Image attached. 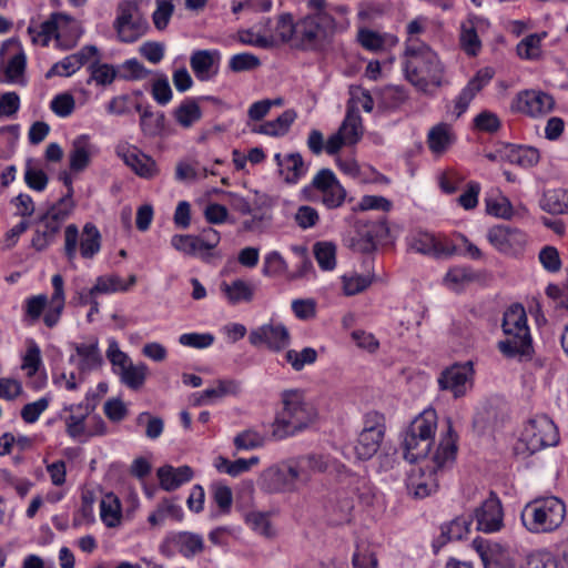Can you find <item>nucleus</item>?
<instances>
[{
	"instance_id": "1",
	"label": "nucleus",
	"mask_w": 568,
	"mask_h": 568,
	"mask_svg": "<svg viewBox=\"0 0 568 568\" xmlns=\"http://www.w3.org/2000/svg\"><path fill=\"white\" fill-rule=\"evenodd\" d=\"M457 452L456 435L449 419L446 433L440 437L433 457L424 466L413 468L407 477L408 493L418 499L428 497L438 489V474L455 460Z\"/></svg>"
},
{
	"instance_id": "2",
	"label": "nucleus",
	"mask_w": 568,
	"mask_h": 568,
	"mask_svg": "<svg viewBox=\"0 0 568 568\" xmlns=\"http://www.w3.org/2000/svg\"><path fill=\"white\" fill-rule=\"evenodd\" d=\"M281 409L272 424V436L284 439L294 436L317 419L318 413L314 404L307 399L306 393L300 388L284 389L281 395Z\"/></svg>"
},
{
	"instance_id": "3",
	"label": "nucleus",
	"mask_w": 568,
	"mask_h": 568,
	"mask_svg": "<svg viewBox=\"0 0 568 568\" xmlns=\"http://www.w3.org/2000/svg\"><path fill=\"white\" fill-rule=\"evenodd\" d=\"M404 70L407 80L426 91L428 84L439 87L443 81V65L426 43L418 39L406 40Z\"/></svg>"
},
{
	"instance_id": "4",
	"label": "nucleus",
	"mask_w": 568,
	"mask_h": 568,
	"mask_svg": "<svg viewBox=\"0 0 568 568\" xmlns=\"http://www.w3.org/2000/svg\"><path fill=\"white\" fill-rule=\"evenodd\" d=\"M503 338L497 343L498 351L507 358L529 356L532 338L526 310L515 303L507 307L501 320Z\"/></svg>"
},
{
	"instance_id": "5",
	"label": "nucleus",
	"mask_w": 568,
	"mask_h": 568,
	"mask_svg": "<svg viewBox=\"0 0 568 568\" xmlns=\"http://www.w3.org/2000/svg\"><path fill=\"white\" fill-rule=\"evenodd\" d=\"M520 517L528 531L534 534L551 532L564 523L566 505L555 496L537 498L524 507Z\"/></svg>"
},
{
	"instance_id": "6",
	"label": "nucleus",
	"mask_w": 568,
	"mask_h": 568,
	"mask_svg": "<svg viewBox=\"0 0 568 568\" xmlns=\"http://www.w3.org/2000/svg\"><path fill=\"white\" fill-rule=\"evenodd\" d=\"M347 19L337 22L331 13L307 14L297 21V48L314 50L337 31L348 28Z\"/></svg>"
},
{
	"instance_id": "7",
	"label": "nucleus",
	"mask_w": 568,
	"mask_h": 568,
	"mask_svg": "<svg viewBox=\"0 0 568 568\" xmlns=\"http://www.w3.org/2000/svg\"><path fill=\"white\" fill-rule=\"evenodd\" d=\"M81 36L82 29L75 19L64 13H53L41 24L38 43L45 47L53 39L57 48L69 50L77 45Z\"/></svg>"
},
{
	"instance_id": "8",
	"label": "nucleus",
	"mask_w": 568,
	"mask_h": 568,
	"mask_svg": "<svg viewBox=\"0 0 568 568\" xmlns=\"http://www.w3.org/2000/svg\"><path fill=\"white\" fill-rule=\"evenodd\" d=\"M101 240L100 231L91 222L84 224L81 234L75 224H69L64 230V255L71 262L79 251L83 258L91 260L100 252Z\"/></svg>"
},
{
	"instance_id": "9",
	"label": "nucleus",
	"mask_w": 568,
	"mask_h": 568,
	"mask_svg": "<svg viewBox=\"0 0 568 568\" xmlns=\"http://www.w3.org/2000/svg\"><path fill=\"white\" fill-rule=\"evenodd\" d=\"M113 29L119 41L133 43L149 30L148 20L142 16L139 4L133 0H121L116 6Z\"/></svg>"
},
{
	"instance_id": "10",
	"label": "nucleus",
	"mask_w": 568,
	"mask_h": 568,
	"mask_svg": "<svg viewBox=\"0 0 568 568\" xmlns=\"http://www.w3.org/2000/svg\"><path fill=\"white\" fill-rule=\"evenodd\" d=\"M27 57L20 41L10 38L0 44V83L26 84Z\"/></svg>"
},
{
	"instance_id": "11",
	"label": "nucleus",
	"mask_w": 568,
	"mask_h": 568,
	"mask_svg": "<svg viewBox=\"0 0 568 568\" xmlns=\"http://www.w3.org/2000/svg\"><path fill=\"white\" fill-rule=\"evenodd\" d=\"M283 463L292 493L308 485L314 474L325 473L328 468V458L320 454L302 455Z\"/></svg>"
},
{
	"instance_id": "12",
	"label": "nucleus",
	"mask_w": 568,
	"mask_h": 568,
	"mask_svg": "<svg viewBox=\"0 0 568 568\" xmlns=\"http://www.w3.org/2000/svg\"><path fill=\"white\" fill-rule=\"evenodd\" d=\"M386 432L385 416L376 410L364 415L363 429L355 445V453L359 459H369L379 449Z\"/></svg>"
},
{
	"instance_id": "13",
	"label": "nucleus",
	"mask_w": 568,
	"mask_h": 568,
	"mask_svg": "<svg viewBox=\"0 0 568 568\" xmlns=\"http://www.w3.org/2000/svg\"><path fill=\"white\" fill-rule=\"evenodd\" d=\"M521 442L534 454L559 442L557 426L547 416H538L527 423L521 434Z\"/></svg>"
},
{
	"instance_id": "14",
	"label": "nucleus",
	"mask_w": 568,
	"mask_h": 568,
	"mask_svg": "<svg viewBox=\"0 0 568 568\" xmlns=\"http://www.w3.org/2000/svg\"><path fill=\"white\" fill-rule=\"evenodd\" d=\"M362 136V116L355 106L348 105L338 130L326 140V153L335 155L343 146H352L358 143Z\"/></svg>"
},
{
	"instance_id": "15",
	"label": "nucleus",
	"mask_w": 568,
	"mask_h": 568,
	"mask_svg": "<svg viewBox=\"0 0 568 568\" xmlns=\"http://www.w3.org/2000/svg\"><path fill=\"white\" fill-rule=\"evenodd\" d=\"M71 211V199L62 197L38 219V251L48 246L55 239Z\"/></svg>"
},
{
	"instance_id": "16",
	"label": "nucleus",
	"mask_w": 568,
	"mask_h": 568,
	"mask_svg": "<svg viewBox=\"0 0 568 568\" xmlns=\"http://www.w3.org/2000/svg\"><path fill=\"white\" fill-rule=\"evenodd\" d=\"M312 190L322 194V203L329 210L342 206L346 199V190L331 169H321L304 186L303 193L308 194Z\"/></svg>"
},
{
	"instance_id": "17",
	"label": "nucleus",
	"mask_w": 568,
	"mask_h": 568,
	"mask_svg": "<svg viewBox=\"0 0 568 568\" xmlns=\"http://www.w3.org/2000/svg\"><path fill=\"white\" fill-rule=\"evenodd\" d=\"M248 342L254 347L265 346L271 352L278 353L291 344V334L282 323L268 322L248 334Z\"/></svg>"
},
{
	"instance_id": "18",
	"label": "nucleus",
	"mask_w": 568,
	"mask_h": 568,
	"mask_svg": "<svg viewBox=\"0 0 568 568\" xmlns=\"http://www.w3.org/2000/svg\"><path fill=\"white\" fill-rule=\"evenodd\" d=\"M115 153L126 166L142 179L150 180L159 174L155 160L133 144L120 142L115 146Z\"/></svg>"
},
{
	"instance_id": "19",
	"label": "nucleus",
	"mask_w": 568,
	"mask_h": 568,
	"mask_svg": "<svg viewBox=\"0 0 568 568\" xmlns=\"http://www.w3.org/2000/svg\"><path fill=\"white\" fill-rule=\"evenodd\" d=\"M474 367L471 362L454 364L440 373V389L450 392L454 397L464 396L473 386Z\"/></svg>"
},
{
	"instance_id": "20",
	"label": "nucleus",
	"mask_w": 568,
	"mask_h": 568,
	"mask_svg": "<svg viewBox=\"0 0 568 568\" xmlns=\"http://www.w3.org/2000/svg\"><path fill=\"white\" fill-rule=\"evenodd\" d=\"M489 243L500 253L516 255L524 251L527 235L517 227L496 225L487 233Z\"/></svg>"
},
{
	"instance_id": "21",
	"label": "nucleus",
	"mask_w": 568,
	"mask_h": 568,
	"mask_svg": "<svg viewBox=\"0 0 568 568\" xmlns=\"http://www.w3.org/2000/svg\"><path fill=\"white\" fill-rule=\"evenodd\" d=\"M555 105L554 98L540 90L519 92L513 101L511 109L531 118L548 114Z\"/></svg>"
},
{
	"instance_id": "22",
	"label": "nucleus",
	"mask_w": 568,
	"mask_h": 568,
	"mask_svg": "<svg viewBox=\"0 0 568 568\" xmlns=\"http://www.w3.org/2000/svg\"><path fill=\"white\" fill-rule=\"evenodd\" d=\"M478 530L486 534L499 531L503 527L504 513L499 498L495 493L476 507L473 515Z\"/></svg>"
},
{
	"instance_id": "23",
	"label": "nucleus",
	"mask_w": 568,
	"mask_h": 568,
	"mask_svg": "<svg viewBox=\"0 0 568 568\" xmlns=\"http://www.w3.org/2000/svg\"><path fill=\"white\" fill-rule=\"evenodd\" d=\"M95 408V398L91 392H88L83 402L77 405H70L67 410L70 413L65 419L67 433L70 437L83 440L85 439V429L88 418Z\"/></svg>"
},
{
	"instance_id": "24",
	"label": "nucleus",
	"mask_w": 568,
	"mask_h": 568,
	"mask_svg": "<svg viewBox=\"0 0 568 568\" xmlns=\"http://www.w3.org/2000/svg\"><path fill=\"white\" fill-rule=\"evenodd\" d=\"M494 74L495 72L491 68H483L468 81L455 99L454 113L456 118L462 116L467 111L476 94L491 81Z\"/></svg>"
},
{
	"instance_id": "25",
	"label": "nucleus",
	"mask_w": 568,
	"mask_h": 568,
	"mask_svg": "<svg viewBox=\"0 0 568 568\" xmlns=\"http://www.w3.org/2000/svg\"><path fill=\"white\" fill-rule=\"evenodd\" d=\"M274 161L277 165V172L284 183L290 185L297 184L308 171V164L298 152L287 154L275 153Z\"/></svg>"
},
{
	"instance_id": "26",
	"label": "nucleus",
	"mask_w": 568,
	"mask_h": 568,
	"mask_svg": "<svg viewBox=\"0 0 568 568\" xmlns=\"http://www.w3.org/2000/svg\"><path fill=\"white\" fill-rule=\"evenodd\" d=\"M221 53L219 50H195L190 57V65L200 81L213 79L220 69Z\"/></svg>"
},
{
	"instance_id": "27",
	"label": "nucleus",
	"mask_w": 568,
	"mask_h": 568,
	"mask_svg": "<svg viewBox=\"0 0 568 568\" xmlns=\"http://www.w3.org/2000/svg\"><path fill=\"white\" fill-rule=\"evenodd\" d=\"M257 487L267 494L292 493L284 463L265 468L257 478Z\"/></svg>"
},
{
	"instance_id": "28",
	"label": "nucleus",
	"mask_w": 568,
	"mask_h": 568,
	"mask_svg": "<svg viewBox=\"0 0 568 568\" xmlns=\"http://www.w3.org/2000/svg\"><path fill=\"white\" fill-rule=\"evenodd\" d=\"M220 292L230 305L251 303L254 298L255 285L243 278L223 281L220 284Z\"/></svg>"
},
{
	"instance_id": "29",
	"label": "nucleus",
	"mask_w": 568,
	"mask_h": 568,
	"mask_svg": "<svg viewBox=\"0 0 568 568\" xmlns=\"http://www.w3.org/2000/svg\"><path fill=\"white\" fill-rule=\"evenodd\" d=\"M166 545L185 558H193L204 549L203 537L190 531L172 534L166 538Z\"/></svg>"
},
{
	"instance_id": "30",
	"label": "nucleus",
	"mask_w": 568,
	"mask_h": 568,
	"mask_svg": "<svg viewBox=\"0 0 568 568\" xmlns=\"http://www.w3.org/2000/svg\"><path fill=\"white\" fill-rule=\"evenodd\" d=\"M455 141L456 135L452 125L445 122L432 126L426 140L429 151L437 156L446 153Z\"/></svg>"
},
{
	"instance_id": "31",
	"label": "nucleus",
	"mask_w": 568,
	"mask_h": 568,
	"mask_svg": "<svg viewBox=\"0 0 568 568\" xmlns=\"http://www.w3.org/2000/svg\"><path fill=\"white\" fill-rule=\"evenodd\" d=\"M135 110L140 113V129L146 138H158L165 134L166 118L164 112L152 111L151 106L136 104Z\"/></svg>"
},
{
	"instance_id": "32",
	"label": "nucleus",
	"mask_w": 568,
	"mask_h": 568,
	"mask_svg": "<svg viewBox=\"0 0 568 568\" xmlns=\"http://www.w3.org/2000/svg\"><path fill=\"white\" fill-rule=\"evenodd\" d=\"M241 392V383L235 379H217L213 386L194 395V405L201 406L214 403L225 396L237 395Z\"/></svg>"
},
{
	"instance_id": "33",
	"label": "nucleus",
	"mask_w": 568,
	"mask_h": 568,
	"mask_svg": "<svg viewBox=\"0 0 568 568\" xmlns=\"http://www.w3.org/2000/svg\"><path fill=\"white\" fill-rule=\"evenodd\" d=\"M499 155L504 159V162L525 169L536 165L539 161L537 149L516 144L501 145Z\"/></svg>"
},
{
	"instance_id": "34",
	"label": "nucleus",
	"mask_w": 568,
	"mask_h": 568,
	"mask_svg": "<svg viewBox=\"0 0 568 568\" xmlns=\"http://www.w3.org/2000/svg\"><path fill=\"white\" fill-rule=\"evenodd\" d=\"M239 40L241 43L261 49H270L276 45V38L271 31V19L266 18L261 21L258 29H246L239 31Z\"/></svg>"
},
{
	"instance_id": "35",
	"label": "nucleus",
	"mask_w": 568,
	"mask_h": 568,
	"mask_svg": "<svg viewBox=\"0 0 568 568\" xmlns=\"http://www.w3.org/2000/svg\"><path fill=\"white\" fill-rule=\"evenodd\" d=\"M53 293L49 302V308L43 314V322L49 327H54L64 308V281L60 274H54L51 280Z\"/></svg>"
},
{
	"instance_id": "36",
	"label": "nucleus",
	"mask_w": 568,
	"mask_h": 568,
	"mask_svg": "<svg viewBox=\"0 0 568 568\" xmlns=\"http://www.w3.org/2000/svg\"><path fill=\"white\" fill-rule=\"evenodd\" d=\"M95 151V146L92 144L89 135L82 134L77 136L72 142L69 153L70 169L74 172L83 171L89 165Z\"/></svg>"
},
{
	"instance_id": "37",
	"label": "nucleus",
	"mask_w": 568,
	"mask_h": 568,
	"mask_svg": "<svg viewBox=\"0 0 568 568\" xmlns=\"http://www.w3.org/2000/svg\"><path fill=\"white\" fill-rule=\"evenodd\" d=\"M437 414L435 409H424L408 426L409 440L419 437V439L428 438L434 442L437 429Z\"/></svg>"
},
{
	"instance_id": "38",
	"label": "nucleus",
	"mask_w": 568,
	"mask_h": 568,
	"mask_svg": "<svg viewBox=\"0 0 568 568\" xmlns=\"http://www.w3.org/2000/svg\"><path fill=\"white\" fill-rule=\"evenodd\" d=\"M136 283V276L131 274L128 281H124L118 274H104L95 278L93 291L98 295H106L114 293H124L131 290Z\"/></svg>"
},
{
	"instance_id": "39",
	"label": "nucleus",
	"mask_w": 568,
	"mask_h": 568,
	"mask_svg": "<svg viewBox=\"0 0 568 568\" xmlns=\"http://www.w3.org/2000/svg\"><path fill=\"white\" fill-rule=\"evenodd\" d=\"M156 474L161 487L166 491L175 490L181 485L190 481L193 477L192 468L186 465L178 468L166 465L160 467Z\"/></svg>"
},
{
	"instance_id": "40",
	"label": "nucleus",
	"mask_w": 568,
	"mask_h": 568,
	"mask_svg": "<svg viewBox=\"0 0 568 568\" xmlns=\"http://www.w3.org/2000/svg\"><path fill=\"white\" fill-rule=\"evenodd\" d=\"M171 245L180 253L200 257L206 261L211 254L206 251L202 237L191 234H175L171 239Z\"/></svg>"
},
{
	"instance_id": "41",
	"label": "nucleus",
	"mask_w": 568,
	"mask_h": 568,
	"mask_svg": "<svg viewBox=\"0 0 568 568\" xmlns=\"http://www.w3.org/2000/svg\"><path fill=\"white\" fill-rule=\"evenodd\" d=\"M244 523L256 535L265 539H274L277 530L271 520V513L251 510L244 515Z\"/></svg>"
},
{
	"instance_id": "42",
	"label": "nucleus",
	"mask_w": 568,
	"mask_h": 568,
	"mask_svg": "<svg viewBox=\"0 0 568 568\" xmlns=\"http://www.w3.org/2000/svg\"><path fill=\"white\" fill-rule=\"evenodd\" d=\"M100 518L108 528L120 526L122 520V506L116 495L105 494L100 501Z\"/></svg>"
},
{
	"instance_id": "43",
	"label": "nucleus",
	"mask_w": 568,
	"mask_h": 568,
	"mask_svg": "<svg viewBox=\"0 0 568 568\" xmlns=\"http://www.w3.org/2000/svg\"><path fill=\"white\" fill-rule=\"evenodd\" d=\"M172 115L180 126L189 129L201 120L202 110L195 99L186 98L173 110Z\"/></svg>"
},
{
	"instance_id": "44",
	"label": "nucleus",
	"mask_w": 568,
	"mask_h": 568,
	"mask_svg": "<svg viewBox=\"0 0 568 568\" xmlns=\"http://www.w3.org/2000/svg\"><path fill=\"white\" fill-rule=\"evenodd\" d=\"M173 519L181 521L183 519V509L180 505L174 503L173 499H163L156 506L155 510L148 517V521L151 526H161L165 519Z\"/></svg>"
},
{
	"instance_id": "45",
	"label": "nucleus",
	"mask_w": 568,
	"mask_h": 568,
	"mask_svg": "<svg viewBox=\"0 0 568 568\" xmlns=\"http://www.w3.org/2000/svg\"><path fill=\"white\" fill-rule=\"evenodd\" d=\"M386 232V226L383 223H371L364 226L358 233V239L353 240V246L355 250L369 253L375 250L377 245V237Z\"/></svg>"
},
{
	"instance_id": "46",
	"label": "nucleus",
	"mask_w": 568,
	"mask_h": 568,
	"mask_svg": "<svg viewBox=\"0 0 568 568\" xmlns=\"http://www.w3.org/2000/svg\"><path fill=\"white\" fill-rule=\"evenodd\" d=\"M295 111L286 110L276 119L264 122L254 131L271 136L284 135L290 130V126L295 121Z\"/></svg>"
},
{
	"instance_id": "47",
	"label": "nucleus",
	"mask_w": 568,
	"mask_h": 568,
	"mask_svg": "<svg viewBox=\"0 0 568 568\" xmlns=\"http://www.w3.org/2000/svg\"><path fill=\"white\" fill-rule=\"evenodd\" d=\"M432 444L433 440L428 438L419 439V437L417 436L413 440H409V433L405 432L403 437V449L405 459L410 463H415L419 459L427 457Z\"/></svg>"
},
{
	"instance_id": "48",
	"label": "nucleus",
	"mask_w": 568,
	"mask_h": 568,
	"mask_svg": "<svg viewBox=\"0 0 568 568\" xmlns=\"http://www.w3.org/2000/svg\"><path fill=\"white\" fill-rule=\"evenodd\" d=\"M459 43L462 49L468 55H476L480 48L481 41L477 34L476 26L473 19H468L460 24Z\"/></svg>"
},
{
	"instance_id": "49",
	"label": "nucleus",
	"mask_w": 568,
	"mask_h": 568,
	"mask_svg": "<svg viewBox=\"0 0 568 568\" xmlns=\"http://www.w3.org/2000/svg\"><path fill=\"white\" fill-rule=\"evenodd\" d=\"M75 351L81 358L79 367L82 372L92 371L100 366L102 357L97 342L79 344Z\"/></svg>"
},
{
	"instance_id": "50",
	"label": "nucleus",
	"mask_w": 568,
	"mask_h": 568,
	"mask_svg": "<svg viewBox=\"0 0 568 568\" xmlns=\"http://www.w3.org/2000/svg\"><path fill=\"white\" fill-rule=\"evenodd\" d=\"M272 34L276 38V44L278 42H292L297 48V22L293 21L290 13L280 16L275 31Z\"/></svg>"
},
{
	"instance_id": "51",
	"label": "nucleus",
	"mask_w": 568,
	"mask_h": 568,
	"mask_svg": "<svg viewBox=\"0 0 568 568\" xmlns=\"http://www.w3.org/2000/svg\"><path fill=\"white\" fill-rule=\"evenodd\" d=\"M148 374V366L144 363H131L119 375L120 381L131 389H139L143 386Z\"/></svg>"
},
{
	"instance_id": "52",
	"label": "nucleus",
	"mask_w": 568,
	"mask_h": 568,
	"mask_svg": "<svg viewBox=\"0 0 568 568\" xmlns=\"http://www.w3.org/2000/svg\"><path fill=\"white\" fill-rule=\"evenodd\" d=\"M547 33H531L525 37L517 44V54L525 60H536L541 55V41L546 38Z\"/></svg>"
},
{
	"instance_id": "53",
	"label": "nucleus",
	"mask_w": 568,
	"mask_h": 568,
	"mask_svg": "<svg viewBox=\"0 0 568 568\" xmlns=\"http://www.w3.org/2000/svg\"><path fill=\"white\" fill-rule=\"evenodd\" d=\"M317 351L313 347H304L301 351L287 349L284 358L295 372H301L306 365H312L317 361Z\"/></svg>"
},
{
	"instance_id": "54",
	"label": "nucleus",
	"mask_w": 568,
	"mask_h": 568,
	"mask_svg": "<svg viewBox=\"0 0 568 568\" xmlns=\"http://www.w3.org/2000/svg\"><path fill=\"white\" fill-rule=\"evenodd\" d=\"M314 256L323 271H332L336 266V245L332 242H317L313 246Z\"/></svg>"
},
{
	"instance_id": "55",
	"label": "nucleus",
	"mask_w": 568,
	"mask_h": 568,
	"mask_svg": "<svg viewBox=\"0 0 568 568\" xmlns=\"http://www.w3.org/2000/svg\"><path fill=\"white\" fill-rule=\"evenodd\" d=\"M475 278L471 268L466 266H454L448 270L444 277L445 285L452 291H460Z\"/></svg>"
},
{
	"instance_id": "56",
	"label": "nucleus",
	"mask_w": 568,
	"mask_h": 568,
	"mask_svg": "<svg viewBox=\"0 0 568 568\" xmlns=\"http://www.w3.org/2000/svg\"><path fill=\"white\" fill-rule=\"evenodd\" d=\"M88 71L90 73L87 81L88 84L94 82L97 85H109L116 77V71L112 65L108 63H100L99 61L90 63Z\"/></svg>"
},
{
	"instance_id": "57",
	"label": "nucleus",
	"mask_w": 568,
	"mask_h": 568,
	"mask_svg": "<svg viewBox=\"0 0 568 568\" xmlns=\"http://www.w3.org/2000/svg\"><path fill=\"white\" fill-rule=\"evenodd\" d=\"M354 508L353 500L348 497L341 500L331 498L326 506V511L331 516V520L334 524H342L349 520L351 513Z\"/></svg>"
},
{
	"instance_id": "58",
	"label": "nucleus",
	"mask_w": 568,
	"mask_h": 568,
	"mask_svg": "<svg viewBox=\"0 0 568 568\" xmlns=\"http://www.w3.org/2000/svg\"><path fill=\"white\" fill-rule=\"evenodd\" d=\"M349 485L352 486L353 491L357 495L361 503H363L366 506H371L374 504L377 495L376 488L371 484V481L367 478L351 475Z\"/></svg>"
},
{
	"instance_id": "59",
	"label": "nucleus",
	"mask_w": 568,
	"mask_h": 568,
	"mask_svg": "<svg viewBox=\"0 0 568 568\" xmlns=\"http://www.w3.org/2000/svg\"><path fill=\"white\" fill-rule=\"evenodd\" d=\"M343 292L347 296L362 293L371 286L373 280L369 275H362L357 273L344 274L342 277Z\"/></svg>"
},
{
	"instance_id": "60",
	"label": "nucleus",
	"mask_w": 568,
	"mask_h": 568,
	"mask_svg": "<svg viewBox=\"0 0 568 568\" xmlns=\"http://www.w3.org/2000/svg\"><path fill=\"white\" fill-rule=\"evenodd\" d=\"M233 443L237 450H251L262 447L265 443V437L260 432L248 428L239 433L234 437Z\"/></svg>"
},
{
	"instance_id": "61",
	"label": "nucleus",
	"mask_w": 568,
	"mask_h": 568,
	"mask_svg": "<svg viewBox=\"0 0 568 568\" xmlns=\"http://www.w3.org/2000/svg\"><path fill=\"white\" fill-rule=\"evenodd\" d=\"M50 110L59 118H68L75 110V99L70 92L58 93L50 101Z\"/></svg>"
},
{
	"instance_id": "62",
	"label": "nucleus",
	"mask_w": 568,
	"mask_h": 568,
	"mask_svg": "<svg viewBox=\"0 0 568 568\" xmlns=\"http://www.w3.org/2000/svg\"><path fill=\"white\" fill-rule=\"evenodd\" d=\"M471 520L466 517H457L442 528V535L446 540H459L469 532Z\"/></svg>"
},
{
	"instance_id": "63",
	"label": "nucleus",
	"mask_w": 568,
	"mask_h": 568,
	"mask_svg": "<svg viewBox=\"0 0 568 568\" xmlns=\"http://www.w3.org/2000/svg\"><path fill=\"white\" fill-rule=\"evenodd\" d=\"M407 98L406 91L396 85H388L381 92L382 104L388 110L398 109L406 102Z\"/></svg>"
},
{
	"instance_id": "64",
	"label": "nucleus",
	"mask_w": 568,
	"mask_h": 568,
	"mask_svg": "<svg viewBox=\"0 0 568 568\" xmlns=\"http://www.w3.org/2000/svg\"><path fill=\"white\" fill-rule=\"evenodd\" d=\"M518 568H557V560L548 551H534L526 556Z\"/></svg>"
}]
</instances>
